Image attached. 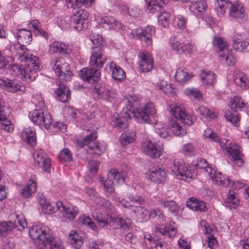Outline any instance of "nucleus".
<instances>
[{
    "label": "nucleus",
    "mask_w": 249,
    "mask_h": 249,
    "mask_svg": "<svg viewBox=\"0 0 249 249\" xmlns=\"http://www.w3.org/2000/svg\"><path fill=\"white\" fill-rule=\"evenodd\" d=\"M12 52L18 61L26 64L20 66L12 65L10 69L11 73L14 76H20L26 81H35L40 70L38 57L33 55L23 45H16Z\"/></svg>",
    "instance_id": "obj_1"
},
{
    "label": "nucleus",
    "mask_w": 249,
    "mask_h": 249,
    "mask_svg": "<svg viewBox=\"0 0 249 249\" xmlns=\"http://www.w3.org/2000/svg\"><path fill=\"white\" fill-rule=\"evenodd\" d=\"M52 67L57 74L58 80L62 83L55 91L58 99L63 103L67 102L70 99L71 91L63 83L71 81L72 76L69 64L63 59L55 58L52 62Z\"/></svg>",
    "instance_id": "obj_2"
},
{
    "label": "nucleus",
    "mask_w": 249,
    "mask_h": 249,
    "mask_svg": "<svg viewBox=\"0 0 249 249\" xmlns=\"http://www.w3.org/2000/svg\"><path fill=\"white\" fill-rule=\"evenodd\" d=\"M170 112L175 118L171 119L168 127L177 136L185 135L187 134L185 124L192 125L196 120V117L187 112L185 108L180 105H173Z\"/></svg>",
    "instance_id": "obj_3"
},
{
    "label": "nucleus",
    "mask_w": 249,
    "mask_h": 249,
    "mask_svg": "<svg viewBox=\"0 0 249 249\" xmlns=\"http://www.w3.org/2000/svg\"><path fill=\"white\" fill-rule=\"evenodd\" d=\"M205 138L216 142H218L222 149L225 150L229 158L238 166L243 164L241 152L239 147L230 140L220 139L217 135L211 128H207L204 132Z\"/></svg>",
    "instance_id": "obj_4"
},
{
    "label": "nucleus",
    "mask_w": 249,
    "mask_h": 249,
    "mask_svg": "<svg viewBox=\"0 0 249 249\" xmlns=\"http://www.w3.org/2000/svg\"><path fill=\"white\" fill-rule=\"evenodd\" d=\"M30 237L36 240L39 249H60L59 244L48 233V230L36 225L29 231Z\"/></svg>",
    "instance_id": "obj_5"
},
{
    "label": "nucleus",
    "mask_w": 249,
    "mask_h": 249,
    "mask_svg": "<svg viewBox=\"0 0 249 249\" xmlns=\"http://www.w3.org/2000/svg\"><path fill=\"white\" fill-rule=\"evenodd\" d=\"M89 38L92 43L94 45H97L92 48L90 64L92 66L102 67L106 61L107 58L103 54V51L101 47L103 41L101 34V29L99 27L93 29L89 35Z\"/></svg>",
    "instance_id": "obj_6"
},
{
    "label": "nucleus",
    "mask_w": 249,
    "mask_h": 249,
    "mask_svg": "<svg viewBox=\"0 0 249 249\" xmlns=\"http://www.w3.org/2000/svg\"><path fill=\"white\" fill-rule=\"evenodd\" d=\"M215 6L217 12L223 15L226 9H228L230 18L236 19L238 22L245 20V8L243 5L237 2L232 3L229 0H215Z\"/></svg>",
    "instance_id": "obj_7"
},
{
    "label": "nucleus",
    "mask_w": 249,
    "mask_h": 249,
    "mask_svg": "<svg viewBox=\"0 0 249 249\" xmlns=\"http://www.w3.org/2000/svg\"><path fill=\"white\" fill-rule=\"evenodd\" d=\"M129 108L126 112L128 115L131 117H134L136 121L140 123L150 124L152 119H154L157 113V110L154 105L151 103L146 104L142 108H132V103L129 100Z\"/></svg>",
    "instance_id": "obj_8"
},
{
    "label": "nucleus",
    "mask_w": 249,
    "mask_h": 249,
    "mask_svg": "<svg viewBox=\"0 0 249 249\" xmlns=\"http://www.w3.org/2000/svg\"><path fill=\"white\" fill-rule=\"evenodd\" d=\"M213 43L216 47L218 56L224 60L228 65H233L235 63L236 59L232 54L231 49L224 39L215 37Z\"/></svg>",
    "instance_id": "obj_9"
},
{
    "label": "nucleus",
    "mask_w": 249,
    "mask_h": 249,
    "mask_svg": "<svg viewBox=\"0 0 249 249\" xmlns=\"http://www.w3.org/2000/svg\"><path fill=\"white\" fill-rule=\"evenodd\" d=\"M128 175V173L124 171L119 172L116 169H111L108 173L107 178L106 180H102L105 191L108 193H112L114 191L113 180H115L118 183L122 184L129 178Z\"/></svg>",
    "instance_id": "obj_10"
},
{
    "label": "nucleus",
    "mask_w": 249,
    "mask_h": 249,
    "mask_svg": "<svg viewBox=\"0 0 249 249\" xmlns=\"http://www.w3.org/2000/svg\"><path fill=\"white\" fill-rule=\"evenodd\" d=\"M245 106L246 103L242 98L240 97L235 96L230 102V106L232 112L227 110L225 113L226 119L236 126L240 121V118L237 112L244 108Z\"/></svg>",
    "instance_id": "obj_11"
},
{
    "label": "nucleus",
    "mask_w": 249,
    "mask_h": 249,
    "mask_svg": "<svg viewBox=\"0 0 249 249\" xmlns=\"http://www.w3.org/2000/svg\"><path fill=\"white\" fill-rule=\"evenodd\" d=\"M29 117L33 123L37 125L50 128L52 124V118L48 112L35 109L29 112Z\"/></svg>",
    "instance_id": "obj_12"
},
{
    "label": "nucleus",
    "mask_w": 249,
    "mask_h": 249,
    "mask_svg": "<svg viewBox=\"0 0 249 249\" xmlns=\"http://www.w3.org/2000/svg\"><path fill=\"white\" fill-rule=\"evenodd\" d=\"M155 32L154 27L148 26L143 29L138 28L133 30L131 34L133 37L140 39L147 45H150L152 43V36Z\"/></svg>",
    "instance_id": "obj_13"
},
{
    "label": "nucleus",
    "mask_w": 249,
    "mask_h": 249,
    "mask_svg": "<svg viewBox=\"0 0 249 249\" xmlns=\"http://www.w3.org/2000/svg\"><path fill=\"white\" fill-rule=\"evenodd\" d=\"M171 169L179 179H185L192 178V173L189 170L187 165L182 161L174 160Z\"/></svg>",
    "instance_id": "obj_14"
},
{
    "label": "nucleus",
    "mask_w": 249,
    "mask_h": 249,
    "mask_svg": "<svg viewBox=\"0 0 249 249\" xmlns=\"http://www.w3.org/2000/svg\"><path fill=\"white\" fill-rule=\"evenodd\" d=\"M91 68H84L79 73V77L85 81L93 83L98 81L100 77V72L98 69L102 67L92 66L89 64Z\"/></svg>",
    "instance_id": "obj_15"
},
{
    "label": "nucleus",
    "mask_w": 249,
    "mask_h": 249,
    "mask_svg": "<svg viewBox=\"0 0 249 249\" xmlns=\"http://www.w3.org/2000/svg\"><path fill=\"white\" fill-rule=\"evenodd\" d=\"M97 137L96 133H92L79 142V144L81 147L87 145L89 149L93 150L95 154L100 155L105 151V147L99 146L98 143H92Z\"/></svg>",
    "instance_id": "obj_16"
},
{
    "label": "nucleus",
    "mask_w": 249,
    "mask_h": 249,
    "mask_svg": "<svg viewBox=\"0 0 249 249\" xmlns=\"http://www.w3.org/2000/svg\"><path fill=\"white\" fill-rule=\"evenodd\" d=\"M0 88L11 92L25 90V87L21 83L5 77L0 79Z\"/></svg>",
    "instance_id": "obj_17"
},
{
    "label": "nucleus",
    "mask_w": 249,
    "mask_h": 249,
    "mask_svg": "<svg viewBox=\"0 0 249 249\" xmlns=\"http://www.w3.org/2000/svg\"><path fill=\"white\" fill-rule=\"evenodd\" d=\"M88 14L86 11L82 9L78 10L72 18V20L75 24V28L79 31L86 29L88 27Z\"/></svg>",
    "instance_id": "obj_18"
},
{
    "label": "nucleus",
    "mask_w": 249,
    "mask_h": 249,
    "mask_svg": "<svg viewBox=\"0 0 249 249\" xmlns=\"http://www.w3.org/2000/svg\"><path fill=\"white\" fill-rule=\"evenodd\" d=\"M139 56L140 58V71L146 72L150 71L153 68V60L150 53L147 51H143L139 53Z\"/></svg>",
    "instance_id": "obj_19"
},
{
    "label": "nucleus",
    "mask_w": 249,
    "mask_h": 249,
    "mask_svg": "<svg viewBox=\"0 0 249 249\" xmlns=\"http://www.w3.org/2000/svg\"><path fill=\"white\" fill-rule=\"evenodd\" d=\"M146 178L156 183H160L166 178V172L159 167L150 168L146 173Z\"/></svg>",
    "instance_id": "obj_20"
},
{
    "label": "nucleus",
    "mask_w": 249,
    "mask_h": 249,
    "mask_svg": "<svg viewBox=\"0 0 249 249\" xmlns=\"http://www.w3.org/2000/svg\"><path fill=\"white\" fill-rule=\"evenodd\" d=\"M189 10L196 16L202 17L207 10L206 2L204 0L192 1L189 6Z\"/></svg>",
    "instance_id": "obj_21"
},
{
    "label": "nucleus",
    "mask_w": 249,
    "mask_h": 249,
    "mask_svg": "<svg viewBox=\"0 0 249 249\" xmlns=\"http://www.w3.org/2000/svg\"><path fill=\"white\" fill-rule=\"evenodd\" d=\"M57 209L62 213V215L67 219H73L77 214V208L75 206L64 205L62 202L56 203Z\"/></svg>",
    "instance_id": "obj_22"
},
{
    "label": "nucleus",
    "mask_w": 249,
    "mask_h": 249,
    "mask_svg": "<svg viewBox=\"0 0 249 249\" xmlns=\"http://www.w3.org/2000/svg\"><path fill=\"white\" fill-rule=\"evenodd\" d=\"M99 23L102 27L106 30L119 29L122 26L119 21L116 20L113 17L109 16L101 17Z\"/></svg>",
    "instance_id": "obj_23"
},
{
    "label": "nucleus",
    "mask_w": 249,
    "mask_h": 249,
    "mask_svg": "<svg viewBox=\"0 0 249 249\" xmlns=\"http://www.w3.org/2000/svg\"><path fill=\"white\" fill-rule=\"evenodd\" d=\"M143 151L145 154L152 158H159L162 154V148H157L155 143L151 141H148L143 146Z\"/></svg>",
    "instance_id": "obj_24"
},
{
    "label": "nucleus",
    "mask_w": 249,
    "mask_h": 249,
    "mask_svg": "<svg viewBox=\"0 0 249 249\" xmlns=\"http://www.w3.org/2000/svg\"><path fill=\"white\" fill-rule=\"evenodd\" d=\"M17 36L18 43L14 45L12 50L17 45H23L26 47L24 44H29L32 40V33L30 31L25 29H18Z\"/></svg>",
    "instance_id": "obj_25"
},
{
    "label": "nucleus",
    "mask_w": 249,
    "mask_h": 249,
    "mask_svg": "<svg viewBox=\"0 0 249 249\" xmlns=\"http://www.w3.org/2000/svg\"><path fill=\"white\" fill-rule=\"evenodd\" d=\"M22 140L26 141L27 143L32 146H34L36 143V132L32 127L24 128L21 135Z\"/></svg>",
    "instance_id": "obj_26"
},
{
    "label": "nucleus",
    "mask_w": 249,
    "mask_h": 249,
    "mask_svg": "<svg viewBox=\"0 0 249 249\" xmlns=\"http://www.w3.org/2000/svg\"><path fill=\"white\" fill-rule=\"evenodd\" d=\"M186 205L189 209L196 212H205L207 210L204 201L194 197L190 198L187 201Z\"/></svg>",
    "instance_id": "obj_27"
},
{
    "label": "nucleus",
    "mask_w": 249,
    "mask_h": 249,
    "mask_svg": "<svg viewBox=\"0 0 249 249\" xmlns=\"http://www.w3.org/2000/svg\"><path fill=\"white\" fill-rule=\"evenodd\" d=\"M233 47L238 51H243L249 45V41L247 39L242 38L241 34L235 33L232 37Z\"/></svg>",
    "instance_id": "obj_28"
},
{
    "label": "nucleus",
    "mask_w": 249,
    "mask_h": 249,
    "mask_svg": "<svg viewBox=\"0 0 249 249\" xmlns=\"http://www.w3.org/2000/svg\"><path fill=\"white\" fill-rule=\"evenodd\" d=\"M128 198L130 201H128L126 199L123 198L120 200V203L125 208H131L132 210L133 207L136 204L142 205L144 203V198L139 196H133L130 195Z\"/></svg>",
    "instance_id": "obj_29"
},
{
    "label": "nucleus",
    "mask_w": 249,
    "mask_h": 249,
    "mask_svg": "<svg viewBox=\"0 0 249 249\" xmlns=\"http://www.w3.org/2000/svg\"><path fill=\"white\" fill-rule=\"evenodd\" d=\"M156 232H159L162 235L169 239H172L177 233V229L175 226V224H167L165 226H161L160 228H157Z\"/></svg>",
    "instance_id": "obj_30"
},
{
    "label": "nucleus",
    "mask_w": 249,
    "mask_h": 249,
    "mask_svg": "<svg viewBox=\"0 0 249 249\" xmlns=\"http://www.w3.org/2000/svg\"><path fill=\"white\" fill-rule=\"evenodd\" d=\"M111 120L112 125L120 131L124 130L127 127V120L125 117H120L117 113L112 115Z\"/></svg>",
    "instance_id": "obj_31"
},
{
    "label": "nucleus",
    "mask_w": 249,
    "mask_h": 249,
    "mask_svg": "<svg viewBox=\"0 0 249 249\" xmlns=\"http://www.w3.org/2000/svg\"><path fill=\"white\" fill-rule=\"evenodd\" d=\"M50 50L54 53L69 54L72 52L68 45L59 42H54L50 45Z\"/></svg>",
    "instance_id": "obj_32"
},
{
    "label": "nucleus",
    "mask_w": 249,
    "mask_h": 249,
    "mask_svg": "<svg viewBox=\"0 0 249 249\" xmlns=\"http://www.w3.org/2000/svg\"><path fill=\"white\" fill-rule=\"evenodd\" d=\"M109 68L112 71V76L113 79L122 81L125 78L126 75L124 71L121 67L117 66L115 63L111 62L109 64Z\"/></svg>",
    "instance_id": "obj_33"
},
{
    "label": "nucleus",
    "mask_w": 249,
    "mask_h": 249,
    "mask_svg": "<svg viewBox=\"0 0 249 249\" xmlns=\"http://www.w3.org/2000/svg\"><path fill=\"white\" fill-rule=\"evenodd\" d=\"M16 219L13 222L10 220L7 222V226L11 227V231L13 228H16L18 231H22L27 227V223L22 215H16Z\"/></svg>",
    "instance_id": "obj_34"
},
{
    "label": "nucleus",
    "mask_w": 249,
    "mask_h": 249,
    "mask_svg": "<svg viewBox=\"0 0 249 249\" xmlns=\"http://www.w3.org/2000/svg\"><path fill=\"white\" fill-rule=\"evenodd\" d=\"M159 202L161 206L166 208L172 215L176 216L179 213V207L174 201L160 200Z\"/></svg>",
    "instance_id": "obj_35"
},
{
    "label": "nucleus",
    "mask_w": 249,
    "mask_h": 249,
    "mask_svg": "<svg viewBox=\"0 0 249 249\" xmlns=\"http://www.w3.org/2000/svg\"><path fill=\"white\" fill-rule=\"evenodd\" d=\"M209 175L213 182L217 185L227 187L231 184L230 180L226 178L220 172H211Z\"/></svg>",
    "instance_id": "obj_36"
},
{
    "label": "nucleus",
    "mask_w": 249,
    "mask_h": 249,
    "mask_svg": "<svg viewBox=\"0 0 249 249\" xmlns=\"http://www.w3.org/2000/svg\"><path fill=\"white\" fill-rule=\"evenodd\" d=\"M200 77L203 84L206 86L213 85L215 82L216 75L212 71H203L200 74Z\"/></svg>",
    "instance_id": "obj_37"
},
{
    "label": "nucleus",
    "mask_w": 249,
    "mask_h": 249,
    "mask_svg": "<svg viewBox=\"0 0 249 249\" xmlns=\"http://www.w3.org/2000/svg\"><path fill=\"white\" fill-rule=\"evenodd\" d=\"M137 205L136 204L134 207H133L132 211L140 220H147L149 217V211L145 208Z\"/></svg>",
    "instance_id": "obj_38"
},
{
    "label": "nucleus",
    "mask_w": 249,
    "mask_h": 249,
    "mask_svg": "<svg viewBox=\"0 0 249 249\" xmlns=\"http://www.w3.org/2000/svg\"><path fill=\"white\" fill-rule=\"evenodd\" d=\"M144 241L147 247L151 249H163V244L153 239L149 234L146 233L144 235Z\"/></svg>",
    "instance_id": "obj_39"
},
{
    "label": "nucleus",
    "mask_w": 249,
    "mask_h": 249,
    "mask_svg": "<svg viewBox=\"0 0 249 249\" xmlns=\"http://www.w3.org/2000/svg\"><path fill=\"white\" fill-rule=\"evenodd\" d=\"M69 235L70 242L71 246L76 249H79L83 245V242L81 237L79 235L77 232L71 231Z\"/></svg>",
    "instance_id": "obj_40"
},
{
    "label": "nucleus",
    "mask_w": 249,
    "mask_h": 249,
    "mask_svg": "<svg viewBox=\"0 0 249 249\" xmlns=\"http://www.w3.org/2000/svg\"><path fill=\"white\" fill-rule=\"evenodd\" d=\"M235 83L242 89L249 88V79L247 75L243 72L238 73L234 77Z\"/></svg>",
    "instance_id": "obj_41"
},
{
    "label": "nucleus",
    "mask_w": 249,
    "mask_h": 249,
    "mask_svg": "<svg viewBox=\"0 0 249 249\" xmlns=\"http://www.w3.org/2000/svg\"><path fill=\"white\" fill-rule=\"evenodd\" d=\"M191 77V75L187 70H184L180 68L177 70L175 75L176 80L180 83H183L189 80Z\"/></svg>",
    "instance_id": "obj_42"
},
{
    "label": "nucleus",
    "mask_w": 249,
    "mask_h": 249,
    "mask_svg": "<svg viewBox=\"0 0 249 249\" xmlns=\"http://www.w3.org/2000/svg\"><path fill=\"white\" fill-rule=\"evenodd\" d=\"M40 205L41 206L42 212L47 214H52L56 212L57 209L56 204L50 203L46 200L40 201Z\"/></svg>",
    "instance_id": "obj_43"
},
{
    "label": "nucleus",
    "mask_w": 249,
    "mask_h": 249,
    "mask_svg": "<svg viewBox=\"0 0 249 249\" xmlns=\"http://www.w3.org/2000/svg\"><path fill=\"white\" fill-rule=\"evenodd\" d=\"M93 91L97 94L98 98L100 99L107 100L110 97V91L99 84L95 85Z\"/></svg>",
    "instance_id": "obj_44"
},
{
    "label": "nucleus",
    "mask_w": 249,
    "mask_h": 249,
    "mask_svg": "<svg viewBox=\"0 0 249 249\" xmlns=\"http://www.w3.org/2000/svg\"><path fill=\"white\" fill-rule=\"evenodd\" d=\"M239 199L235 196L234 192L230 190L225 200L226 206L231 209L235 208L239 204Z\"/></svg>",
    "instance_id": "obj_45"
},
{
    "label": "nucleus",
    "mask_w": 249,
    "mask_h": 249,
    "mask_svg": "<svg viewBox=\"0 0 249 249\" xmlns=\"http://www.w3.org/2000/svg\"><path fill=\"white\" fill-rule=\"evenodd\" d=\"M146 10L151 13H155L160 10L162 6L161 0H145Z\"/></svg>",
    "instance_id": "obj_46"
},
{
    "label": "nucleus",
    "mask_w": 249,
    "mask_h": 249,
    "mask_svg": "<svg viewBox=\"0 0 249 249\" xmlns=\"http://www.w3.org/2000/svg\"><path fill=\"white\" fill-rule=\"evenodd\" d=\"M171 17L170 14L166 11H163L160 12L158 17L159 24L164 27L168 26L170 23Z\"/></svg>",
    "instance_id": "obj_47"
},
{
    "label": "nucleus",
    "mask_w": 249,
    "mask_h": 249,
    "mask_svg": "<svg viewBox=\"0 0 249 249\" xmlns=\"http://www.w3.org/2000/svg\"><path fill=\"white\" fill-rule=\"evenodd\" d=\"M36 183L32 181L30 184L24 186L21 190V194L24 197H28L35 193L36 189Z\"/></svg>",
    "instance_id": "obj_48"
},
{
    "label": "nucleus",
    "mask_w": 249,
    "mask_h": 249,
    "mask_svg": "<svg viewBox=\"0 0 249 249\" xmlns=\"http://www.w3.org/2000/svg\"><path fill=\"white\" fill-rule=\"evenodd\" d=\"M182 40L176 37H171L170 39V44L172 49L178 54H183V50L180 49Z\"/></svg>",
    "instance_id": "obj_49"
},
{
    "label": "nucleus",
    "mask_w": 249,
    "mask_h": 249,
    "mask_svg": "<svg viewBox=\"0 0 249 249\" xmlns=\"http://www.w3.org/2000/svg\"><path fill=\"white\" fill-rule=\"evenodd\" d=\"M135 133L131 132L129 133H125L123 134L120 138V141L123 145L125 146L135 140Z\"/></svg>",
    "instance_id": "obj_50"
},
{
    "label": "nucleus",
    "mask_w": 249,
    "mask_h": 249,
    "mask_svg": "<svg viewBox=\"0 0 249 249\" xmlns=\"http://www.w3.org/2000/svg\"><path fill=\"white\" fill-rule=\"evenodd\" d=\"M155 132L160 137L165 138L169 135L167 128L164 127L161 123H156L154 125Z\"/></svg>",
    "instance_id": "obj_51"
},
{
    "label": "nucleus",
    "mask_w": 249,
    "mask_h": 249,
    "mask_svg": "<svg viewBox=\"0 0 249 249\" xmlns=\"http://www.w3.org/2000/svg\"><path fill=\"white\" fill-rule=\"evenodd\" d=\"M92 217L98 222L99 226L101 227L104 228L108 224L107 218L101 213L96 212H93Z\"/></svg>",
    "instance_id": "obj_52"
},
{
    "label": "nucleus",
    "mask_w": 249,
    "mask_h": 249,
    "mask_svg": "<svg viewBox=\"0 0 249 249\" xmlns=\"http://www.w3.org/2000/svg\"><path fill=\"white\" fill-rule=\"evenodd\" d=\"M96 203L98 205L99 207L107 211L112 210L113 207L108 200H106L102 197H97L96 199Z\"/></svg>",
    "instance_id": "obj_53"
},
{
    "label": "nucleus",
    "mask_w": 249,
    "mask_h": 249,
    "mask_svg": "<svg viewBox=\"0 0 249 249\" xmlns=\"http://www.w3.org/2000/svg\"><path fill=\"white\" fill-rule=\"evenodd\" d=\"M72 158L71 152L67 148L61 150L57 156V159L60 161H70Z\"/></svg>",
    "instance_id": "obj_54"
},
{
    "label": "nucleus",
    "mask_w": 249,
    "mask_h": 249,
    "mask_svg": "<svg viewBox=\"0 0 249 249\" xmlns=\"http://www.w3.org/2000/svg\"><path fill=\"white\" fill-rule=\"evenodd\" d=\"M197 112H199L200 115L203 116L205 118L208 119H213L216 117L214 112L213 110H211L204 107H200L198 109Z\"/></svg>",
    "instance_id": "obj_55"
},
{
    "label": "nucleus",
    "mask_w": 249,
    "mask_h": 249,
    "mask_svg": "<svg viewBox=\"0 0 249 249\" xmlns=\"http://www.w3.org/2000/svg\"><path fill=\"white\" fill-rule=\"evenodd\" d=\"M158 89L162 91L165 94L171 93L173 91V88L170 84H168L167 81L162 80L158 83L157 85Z\"/></svg>",
    "instance_id": "obj_56"
},
{
    "label": "nucleus",
    "mask_w": 249,
    "mask_h": 249,
    "mask_svg": "<svg viewBox=\"0 0 249 249\" xmlns=\"http://www.w3.org/2000/svg\"><path fill=\"white\" fill-rule=\"evenodd\" d=\"M79 223L83 225L89 226L92 230L94 231H98V227L95 224L91 221L90 218L89 216H85L83 215L79 219Z\"/></svg>",
    "instance_id": "obj_57"
},
{
    "label": "nucleus",
    "mask_w": 249,
    "mask_h": 249,
    "mask_svg": "<svg viewBox=\"0 0 249 249\" xmlns=\"http://www.w3.org/2000/svg\"><path fill=\"white\" fill-rule=\"evenodd\" d=\"M33 158L35 161L39 164L41 161L46 158V155L42 149H36L34 151Z\"/></svg>",
    "instance_id": "obj_58"
},
{
    "label": "nucleus",
    "mask_w": 249,
    "mask_h": 249,
    "mask_svg": "<svg viewBox=\"0 0 249 249\" xmlns=\"http://www.w3.org/2000/svg\"><path fill=\"white\" fill-rule=\"evenodd\" d=\"M180 49L183 50V54L191 53L195 49V46L187 41L182 40Z\"/></svg>",
    "instance_id": "obj_59"
},
{
    "label": "nucleus",
    "mask_w": 249,
    "mask_h": 249,
    "mask_svg": "<svg viewBox=\"0 0 249 249\" xmlns=\"http://www.w3.org/2000/svg\"><path fill=\"white\" fill-rule=\"evenodd\" d=\"M185 92L186 95L195 99L199 100L201 98V93L197 89L189 88Z\"/></svg>",
    "instance_id": "obj_60"
},
{
    "label": "nucleus",
    "mask_w": 249,
    "mask_h": 249,
    "mask_svg": "<svg viewBox=\"0 0 249 249\" xmlns=\"http://www.w3.org/2000/svg\"><path fill=\"white\" fill-rule=\"evenodd\" d=\"M149 217L152 218H157L160 222L164 221V216L159 209H156L151 211L149 213Z\"/></svg>",
    "instance_id": "obj_61"
},
{
    "label": "nucleus",
    "mask_w": 249,
    "mask_h": 249,
    "mask_svg": "<svg viewBox=\"0 0 249 249\" xmlns=\"http://www.w3.org/2000/svg\"><path fill=\"white\" fill-rule=\"evenodd\" d=\"M182 153L186 156H192L196 153V149L191 143H189L184 145Z\"/></svg>",
    "instance_id": "obj_62"
},
{
    "label": "nucleus",
    "mask_w": 249,
    "mask_h": 249,
    "mask_svg": "<svg viewBox=\"0 0 249 249\" xmlns=\"http://www.w3.org/2000/svg\"><path fill=\"white\" fill-rule=\"evenodd\" d=\"M187 19L181 15L178 16V17L175 19V24L179 28L181 29L185 28L187 24Z\"/></svg>",
    "instance_id": "obj_63"
},
{
    "label": "nucleus",
    "mask_w": 249,
    "mask_h": 249,
    "mask_svg": "<svg viewBox=\"0 0 249 249\" xmlns=\"http://www.w3.org/2000/svg\"><path fill=\"white\" fill-rule=\"evenodd\" d=\"M194 166L196 168L203 169L208 167V163L207 161L201 158L198 159L194 161L192 163Z\"/></svg>",
    "instance_id": "obj_64"
}]
</instances>
